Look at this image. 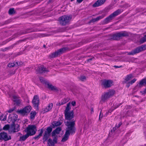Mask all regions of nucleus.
Returning <instances> with one entry per match:
<instances>
[{
    "mask_svg": "<svg viewBox=\"0 0 146 146\" xmlns=\"http://www.w3.org/2000/svg\"><path fill=\"white\" fill-rule=\"evenodd\" d=\"M141 92L142 93V95H145V94H146V88H145L143 91H141Z\"/></svg>",
    "mask_w": 146,
    "mask_h": 146,
    "instance_id": "49",
    "label": "nucleus"
},
{
    "mask_svg": "<svg viewBox=\"0 0 146 146\" xmlns=\"http://www.w3.org/2000/svg\"><path fill=\"white\" fill-rule=\"evenodd\" d=\"M112 130H113V131H114L113 130V129H112V130H111V131H112Z\"/></svg>",
    "mask_w": 146,
    "mask_h": 146,
    "instance_id": "62",
    "label": "nucleus"
},
{
    "mask_svg": "<svg viewBox=\"0 0 146 146\" xmlns=\"http://www.w3.org/2000/svg\"><path fill=\"white\" fill-rule=\"evenodd\" d=\"M133 77V76L132 74H129L127 75L125 77L124 80L123 82V84H126V85L127 84V83L128 82V81L130 80Z\"/></svg>",
    "mask_w": 146,
    "mask_h": 146,
    "instance_id": "19",
    "label": "nucleus"
},
{
    "mask_svg": "<svg viewBox=\"0 0 146 146\" xmlns=\"http://www.w3.org/2000/svg\"><path fill=\"white\" fill-rule=\"evenodd\" d=\"M146 42V34L140 40L139 42L141 44H142Z\"/></svg>",
    "mask_w": 146,
    "mask_h": 146,
    "instance_id": "34",
    "label": "nucleus"
},
{
    "mask_svg": "<svg viewBox=\"0 0 146 146\" xmlns=\"http://www.w3.org/2000/svg\"><path fill=\"white\" fill-rule=\"evenodd\" d=\"M18 117L17 115L15 113H12L10 114L9 116L8 119V123H11V127H14V123L17 120Z\"/></svg>",
    "mask_w": 146,
    "mask_h": 146,
    "instance_id": "9",
    "label": "nucleus"
},
{
    "mask_svg": "<svg viewBox=\"0 0 146 146\" xmlns=\"http://www.w3.org/2000/svg\"><path fill=\"white\" fill-rule=\"evenodd\" d=\"M62 129L61 127H58L54 130L51 133L52 137L54 136L56 134H58L61 131Z\"/></svg>",
    "mask_w": 146,
    "mask_h": 146,
    "instance_id": "18",
    "label": "nucleus"
},
{
    "mask_svg": "<svg viewBox=\"0 0 146 146\" xmlns=\"http://www.w3.org/2000/svg\"><path fill=\"white\" fill-rule=\"evenodd\" d=\"M77 146V145H76V146Z\"/></svg>",
    "mask_w": 146,
    "mask_h": 146,
    "instance_id": "63",
    "label": "nucleus"
},
{
    "mask_svg": "<svg viewBox=\"0 0 146 146\" xmlns=\"http://www.w3.org/2000/svg\"><path fill=\"white\" fill-rule=\"evenodd\" d=\"M62 123L59 121H54L52 123V127L53 128H55V127L59 126L61 125Z\"/></svg>",
    "mask_w": 146,
    "mask_h": 146,
    "instance_id": "25",
    "label": "nucleus"
},
{
    "mask_svg": "<svg viewBox=\"0 0 146 146\" xmlns=\"http://www.w3.org/2000/svg\"><path fill=\"white\" fill-rule=\"evenodd\" d=\"M114 67H115V68H121V67H122V66H121V65L120 66H119L115 65V66H114Z\"/></svg>",
    "mask_w": 146,
    "mask_h": 146,
    "instance_id": "53",
    "label": "nucleus"
},
{
    "mask_svg": "<svg viewBox=\"0 0 146 146\" xmlns=\"http://www.w3.org/2000/svg\"><path fill=\"white\" fill-rule=\"evenodd\" d=\"M10 126L9 125H6L3 127V129L4 130H8L10 128Z\"/></svg>",
    "mask_w": 146,
    "mask_h": 146,
    "instance_id": "41",
    "label": "nucleus"
},
{
    "mask_svg": "<svg viewBox=\"0 0 146 146\" xmlns=\"http://www.w3.org/2000/svg\"><path fill=\"white\" fill-rule=\"evenodd\" d=\"M128 108H129V109H130L131 108V107L130 106H128Z\"/></svg>",
    "mask_w": 146,
    "mask_h": 146,
    "instance_id": "58",
    "label": "nucleus"
},
{
    "mask_svg": "<svg viewBox=\"0 0 146 146\" xmlns=\"http://www.w3.org/2000/svg\"><path fill=\"white\" fill-rule=\"evenodd\" d=\"M15 107H14V108H13L11 109H9V110H8L7 112L9 113H11L12 111H13L15 110Z\"/></svg>",
    "mask_w": 146,
    "mask_h": 146,
    "instance_id": "47",
    "label": "nucleus"
},
{
    "mask_svg": "<svg viewBox=\"0 0 146 146\" xmlns=\"http://www.w3.org/2000/svg\"><path fill=\"white\" fill-rule=\"evenodd\" d=\"M120 38L118 33H117L112 35L110 38V39L112 40H119L120 39Z\"/></svg>",
    "mask_w": 146,
    "mask_h": 146,
    "instance_id": "20",
    "label": "nucleus"
},
{
    "mask_svg": "<svg viewBox=\"0 0 146 146\" xmlns=\"http://www.w3.org/2000/svg\"><path fill=\"white\" fill-rule=\"evenodd\" d=\"M13 98L14 99H15L16 98V96H14Z\"/></svg>",
    "mask_w": 146,
    "mask_h": 146,
    "instance_id": "59",
    "label": "nucleus"
},
{
    "mask_svg": "<svg viewBox=\"0 0 146 146\" xmlns=\"http://www.w3.org/2000/svg\"><path fill=\"white\" fill-rule=\"evenodd\" d=\"M118 33L120 38L122 37H127L129 36L128 33L126 31H123Z\"/></svg>",
    "mask_w": 146,
    "mask_h": 146,
    "instance_id": "21",
    "label": "nucleus"
},
{
    "mask_svg": "<svg viewBox=\"0 0 146 146\" xmlns=\"http://www.w3.org/2000/svg\"><path fill=\"white\" fill-rule=\"evenodd\" d=\"M105 15L103 14L97 17L96 18L92 19L90 21L89 23H94L95 22L97 21L100 19L103 18L104 17H105Z\"/></svg>",
    "mask_w": 146,
    "mask_h": 146,
    "instance_id": "17",
    "label": "nucleus"
},
{
    "mask_svg": "<svg viewBox=\"0 0 146 146\" xmlns=\"http://www.w3.org/2000/svg\"><path fill=\"white\" fill-rule=\"evenodd\" d=\"M115 109L113 108H112L108 111V112L111 113V112H112Z\"/></svg>",
    "mask_w": 146,
    "mask_h": 146,
    "instance_id": "52",
    "label": "nucleus"
},
{
    "mask_svg": "<svg viewBox=\"0 0 146 146\" xmlns=\"http://www.w3.org/2000/svg\"><path fill=\"white\" fill-rule=\"evenodd\" d=\"M53 141L55 143V144L57 143V139H58V136L55 135L54 136Z\"/></svg>",
    "mask_w": 146,
    "mask_h": 146,
    "instance_id": "43",
    "label": "nucleus"
},
{
    "mask_svg": "<svg viewBox=\"0 0 146 146\" xmlns=\"http://www.w3.org/2000/svg\"><path fill=\"white\" fill-rule=\"evenodd\" d=\"M70 103H68L67 104L66 107L64 111V112L70 111H69L71 109V108L70 107Z\"/></svg>",
    "mask_w": 146,
    "mask_h": 146,
    "instance_id": "36",
    "label": "nucleus"
},
{
    "mask_svg": "<svg viewBox=\"0 0 146 146\" xmlns=\"http://www.w3.org/2000/svg\"><path fill=\"white\" fill-rule=\"evenodd\" d=\"M36 127L35 125H29L25 130V132L28 133L30 136L35 135L36 131Z\"/></svg>",
    "mask_w": 146,
    "mask_h": 146,
    "instance_id": "5",
    "label": "nucleus"
},
{
    "mask_svg": "<svg viewBox=\"0 0 146 146\" xmlns=\"http://www.w3.org/2000/svg\"><path fill=\"white\" fill-rule=\"evenodd\" d=\"M47 85L48 86V88L51 90H55L56 91L58 90L57 88L56 87L53 86L49 82L47 83Z\"/></svg>",
    "mask_w": 146,
    "mask_h": 146,
    "instance_id": "23",
    "label": "nucleus"
},
{
    "mask_svg": "<svg viewBox=\"0 0 146 146\" xmlns=\"http://www.w3.org/2000/svg\"><path fill=\"white\" fill-rule=\"evenodd\" d=\"M39 36H38V35H34V37H35V38H37Z\"/></svg>",
    "mask_w": 146,
    "mask_h": 146,
    "instance_id": "57",
    "label": "nucleus"
},
{
    "mask_svg": "<svg viewBox=\"0 0 146 146\" xmlns=\"http://www.w3.org/2000/svg\"><path fill=\"white\" fill-rule=\"evenodd\" d=\"M78 79L82 81H84L86 80V77L84 76H81L80 77H78Z\"/></svg>",
    "mask_w": 146,
    "mask_h": 146,
    "instance_id": "38",
    "label": "nucleus"
},
{
    "mask_svg": "<svg viewBox=\"0 0 146 146\" xmlns=\"http://www.w3.org/2000/svg\"><path fill=\"white\" fill-rule=\"evenodd\" d=\"M113 81L110 80H104L102 81L101 85L106 88L110 87L111 86Z\"/></svg>",
    "mask_w": 146,
    "mask_h": 146,
    "instance_id": "13",
    "label": "nucleus"
},
{
    "mask_svg": "<svg viewBox=\"0 0 146 146\" xmlns=\"http://www.w3.org/2000/svg\"><path fill=\"white\" fill-rule=\"evenodd\" d=\"M29 136H30L29 135L28 133H27L25 135L20 137V140L24 141Z\"/></svg>",
    "mask_w": 146,
    "mask_h": 146,
    "instance_id": "28",
    "label": "nucleus"
},
{
    "mask_svg": "<svg viewBox=\"0 0 146 146\" xmlns=\"http://www.w3.org/2000/svg\"><path fill=\"white\" fill-rule=\"evenodd\" d=\"M136 80H137L136 79L134 78L131 80L129 82L127 83V84L126 85V86L127 88H128L130 86V85H132L133 83H135Z\"/></svg>",
    "mask_w": 146,
    "mask_h": 146,
    "instance_id": "31",
    "label": "nucleus"
},
{
    "mask_svg": "<svg viewBox=\"0 0 146 146\" xmlns=\"http://www.w3.org/2000/svg\"><path fill=\"white\" fill-rule=\"evenodd\" d=\"M36 71L38 73H43L49 72V70L43 66H41L37 69Z\"/></svg>",
    "mask_w": 146,
    "mask_h": 146,
    "instance_id": "15",
    "label": "nucleus"
},
{
    "mask_svg": "<svg viewBox=\"0 0 146 146\" xmlns=\"http://www.w3.org/2000/svg\"><path fill=\"white\" fill-rule=\"evenodd\" d=\"M31 107L28 106L25 107L22 110L18 111V112L22 115H25L26 113H29L31 110Z\"/></svg>",
    "mask_w": 146,
    "mask_h": 146,
    "instance_id": "14",
    "label": "nucleus"
},
{
    "mask_svg": "<svg viewBox=\"0 0 146 146\" xmlns=\"http://www.w3.org/2000/svg\"><path fill=\"white\" fill-rule=\"evenodd\" d=\"M94 58V57H92V58H89L86 61L87 62H90V61L92 60Z\"/></svg>",
    "mask_w": 146,
    "mask_h": 146,
    "instance_id": "48",
    "label": "nucleus"
},
{
    "mask_svg": "<svg viewBox=\"0 0 146 146\" xmlns=\"http://www.w3.org/2000/svg\"><path fill=\"white\" fill-rule=\"evenodd\" d=\"M83 0H77V2L78 3H81Z\"/></svg>",
    "mask_w": 146,
    "mask_h": 146,
    "instance_id": "55",
    "label": "nucleus"
},
{
    "mask_svg": "<svg viewBox=\"0 0 146 146\" xmlns=\"http://www.w3.org/2000/svg\"><path fill=\"white\" fill-rule=\"evenodd\" d=\"M55 144L51 139L49 138L48 140L47 146H54Z\"/></svg>",
    "mask_w": 146,
    "mask_h": 146,
    "instance_id": "30",
    "label": "nucleus"
},
{
    "mask_svg": "<svg viewBox=\"0 0 146 146\" xmlns=\"http://www.w3.org/2000/svg\"><path fill=\"white\" fill-rule=\"evenodd\" d=\"M115 93V91L111 90L109 91L108 92H105L101 97V102H105L109 98L112 96Z\"/></svg>",
    "mask_w": 146,
    "mask_h": 146,
    "instance_id": "4",
    "label": "nucleus"
},
{
    "mask_svg": "<svg viewBox=\"0 0 146 146\" xmlns=\"http://www.w3.org/2000/svg\"><path fill=\"white\" fill-rule=\"evenodd\" d=\"M65 125L67 126L66 128V131L62 138L61 141L64 142L66 141L68 139L70 135H72L75 134L76 128L75 126V121H67L65 122Z\"/></svg>",
    "mask_w": 146,
    "mask_h": 146,
    "instance_id": "1",
    "label": "nucleus"
},
{
    "mask_svg": "<svg viewBox=\"0 0 146 146\" xmlns=\"http://www.w3.org/2000/svg\"><path fill=\"white\" fill-rule=\"evenodd\" d=\"M122 104V103H119V104H116L115 105L114 104V107L113 108H114V109L117 108L119 107Z\"/></svg>",
    "mask_w": 146,
    "mask_h": 146,
    "instance_id": "44",
    "label": "nucleus"
},
{
    "mask_svg": "<svg viewBox=\"0 0 146 146\" xmlns=\"http://www.w3.org/2000/svg\"><path fill=\"white\" fill-rule=\"evenodd\" d=\"M34 31L33 30H32L31 29H27L25 30L23 32H21L20 33V35L25 34L27 33H31L33 32Z\"/></svg>",
    "mask_w": 146,
    "mask_h": 146,
    "instance_id": "27",
    "label": "nucleus"
},
{
    "mask_svg": "<svg viewBox=\"0 0 146 146\" xmlns=\"http://www.w3.org/2000/svg\"><path fill=\"white\" fill-rule=\"evenodd\" d=\"M14 101L17 104H20V102L18 100H15Z\"/></svg>",
    "mask_w": 146,
    "mask_h": 146,
    "instance_id": "50",
    "label": "nucleus"
},
{
    "mask_svg": "<svg viewBox=\"0 0 146 146\" xmlns=\"http://www.w3.org/2000/svg\"><path fill=\"white\" fill-rule=\"evenodd\" d=\"M101 116V113L100 112V116H99V118H100Z\"/></svg>",
    "mask_w": 146,
    "mask_h": 146,
    "instance_id": "61",
    "label": "nucleus"
},
{
    "mask_svg": "<svg viewBox=\"0 0 146 146\" xmlns=\"http://www.w3.org/2000/svg\"><path fill=\"white\" fill-rule=\"evenodd\" d=\"M39 78L40 82L43 84L47 85V83H48V82L42 77L40 76Z\"/></svg>",
    "mask_w": 146,
    "mask_h": 146,
    "instance_id": "29",
    "label": "nucleus"
},
{
    "mask_svg": "<svg viewBox=\"0 0 146 146\" xmlns=\"http://www.w3.org/2000/svg\"><path fill=\"white\" fill-rule=\"evenodd\" d=\"M121 125V122L119 123L118 124V125H116L114 128H113V130L114 131H115L116 128V127L117 128H118Z\"/></svg>",
    "mask_w": 146,
    "mask_h": 146,
    "instance_id": "45",
    "label": "nucleus"
},
{
    "mask_svg": "<svg viewBox=\"0 0 146 146\" xmlns=\"http://www.w3.org/2000/svg\"><path fill=\"white\" fill-rule=\"evenodd\" d=\"M121 12V9L117 10L104 20L102 22L103 24H107L111 21L114 17L120 14Z\"/></svg>",
    "mask_w": 146,
    "mask_h": 146,
    "instance_id": "3",
    "label": "nucleus"
},
{
    "mask_svg": "<svg viewBox=\"0 0 146 146\" xmlns=\"http://www.w3.org/2000/svg\"><path fill=\"white\" fill-rule=\"evenodd\" d=\"M71 104L73 106H74L76 105V102L75 101H72V102Z\"/></svg>",
    "mask_w": 146,
    "mask_h": 146,
    "instance_id": "51",
    "label": "nucleus"
},
{
    "mask_svg": "<svg viewBox=\"0 0 146 146\" xmlns=\"http://www.w3.org/2000/svg\"><path fill=\"white\" fill-rule=\"evenodd\" d=\"M68 49V48L67 47H64L61 48L55 52L51 53L49 55V57L51 58H54L57 57L58 55L65 52V51Z\"/></svg>",
    "mask_w": 146,
    "mask_h": 146,
    "instance_id": "7",
    "label": "nucleus"
},
{
    "mask_svg": "<svg viewBox=\"0 0 146 146\" xmlns=\"http://www.w3.org/2000/svg\"><path fill=\"white\" fill-rule=\"evenodd\" d=\"M91 113H93L94 112V109H93V108H91Z\"/></svg>",
    "mask_w": 146,
    "mask_h": 146,
    "instance_id": "56",
    "label": "nucleus"
},
{
    "mask_svg": "<svg viewBox=\"0 0 146 146\" xmlns=\"http://www.w3.org/2000/svg\"><path fill=\"white\" fill-rule=\"evenodd\" d=\"M36 115L35 111H32L30 113V119L32 120L34 119Z\"/></svg>",
    "mask_w": 146,
    "mask_h": 146,
    "instance_id": "32",
    "label": "nucleus"
},
{
    "mask_svg": "<svg viewBox=\"0 0 146 146\" xmlns=\"http://www.w3.org/2000/svg\"><path fill=\"white\" fill-rule=\"evenodd\" d=\"M10 125L11 128L13 129L14 132H17L19 130V125L18 124H15V123H14V127L13 128H12L11 127V124Z\"/></svg>",
    "mask_w": 146,
    "mask_h": 146,
    "instance_id": "22",
    "label": "nucleus"
},
{
    "mask_svg": "<svg viewBox=\"0 0 146 146\" xmlns=\"http://www.w3.org/2000/svg\"><path fill=\"white\" fill-rule=\"evenodd\" d=\"M144 84H146V79H143L140 81L139 84V86L141 87V86L143 85Z\"/></svg>",
    "mask_w": 146,
    "mask_h": 146,
    "instance_id": "37",
    "label": "nucleus"
},
{
    "mask_svg": "<svg viewBox=\"0 0 146 146\" xmlns=\"http://www.w3.org/2000/svg\"><path fill=\"white\" fill-rule=\"evenodd\" d=\"M8 13L10 15H13L16 13V11L14 8H10L9 11Z\"/></svg>",
    "mask_w": 146,
    "mask_h": 146,
    "instance_id": "33",
    "label": "nucleus"
},
{
    "mask_svg": "<svg viewBox=\"0 0 146 146\" xmlns=\"http://www.w3.org/2000/svg\"><path fill=\"white\" fill-rule=\"evenodd\" d=\"M15 64H16V66H21V65H22L23 64V63L21 61L20 62H15Z\"/></svg>",
    "mask_w": 146,
    "mask_h": 146,
    "instance_id": "42",
    "label": "nucleus"
},
{
    "mask_svg": "<svg viewBox=\"0 0 146 146\" xmlns=\"http://www.w3.org/2000/svg\"><path fill=\"white\" fill-rule=\"evenodd\" d=\"M52 125L47 127L42 138L43 143L46 141L50 137L51 135V133L52 131Z\"/></svg>",
    "mask_w": 146,
    "mask_h": 146,
    "instance_id": "8",
    "label": "nucleus"
},
{
    "mask_svg": "<svg viewBox=\"0 0 146 146\" xmlns=\"http://www.w3.org/2000/svg\"><path fill=\"white\" fill-rule=\"evenodd\" d=\"M7 66L10 68L14 67L16 66V64L15 62L9 63L8 64Z\"/></svg>",
    "mask_w": 146,
    "mask_h": 146,
    "instance_id": "39",
    "label": "nucleus"
},
{
    "mask_svg": "<svg viewBox=\"0 0 146 146\" xmlns=\"http://www.w3.org/2000/svg\"><path fill=\"white\" fill-rule=\"evenodd\" d=\"M11 139V136L8 135L7 133L3 131L0 133V140L7 141Z\"/></svg>",
    "mask_w": 146,
    "mask_h": 146,
    "instance_id": "10",
    "label": "nucleus"
},
{
    "mask_svg": "<svg viewBox=\"0 0 146 146\" xmlns=\"http://www.w3.org/2000/svg\"><path fill=\"white\" fill-rule=\"evenodd\" d=\"M106 0H98L92 5L93 7H95L101 5L104 3Z\"/></svg>",
    "mask_w": 146,
    "mask_h": 146,
    "instance_id": "16",
    "label": "nucleus"
},
{
    "mask_svg": "<svg viewBox=\"0 0 146 146\" xmlns=\"http://www.w3.org/2000/svg\"><path fill=\"white\" fill-rule=\"evenodd\" d=\"M32 103L35 108L36 110H38L39 99L38 95H36L34 96Z\"/></svg>",
    "mask_w": 146,
    "mask_h": 146,
    "instance_id": "11",
    "label": "nucleus"
},
{
    "mask_svg": "<svg viewBox=\"0 0 146 146\" xmlns=\"http://www.w3.org/2000/svg\"><path fill=\"white\" fill-rule=\"evenodd\" d=\"M72 18L71 15H64L59 17L58 21L60 24L62 26H64L69 24Z\"/></svg>",
    "mask_w": 146,
    "mask_h": 146,
    "instance_id": "2",
    "label": "nucleus"
},
{
    "mask_svg": "<svg viewBox=\"0 0 146 146\" xmlns=\"http://www.w3.org/2000/svg\"><path fill=\"white\" fill-rule=\"evenodd\" d=\"M65 119L67 120L70 121L73 118L74 116L73 110L69 112H64Z\"/></svg>",
    "mask_w": 146,
    "mask_h": 146,
    "instance_id": "12",
    "label": "nucleus"
},
{
    "mask_svg": "<svg viewBox=\"0 0 146 146\" xmlns=\"http://www.w3.org/2000/svg\"><path fill=\"white\" fill-rule=\"evenodd\" d=\"M40 131V132L38 135L33 137V138L35 139L38 140L42 136L43 132V129H41L40 130H39L38 131Z\"/></svg>",
    "mask_w": 146,
    "mask_h": 146,
    "instance_id": "26",
    "label": "nucleus"
},
{
    "mask_svg": "<svg viewBox=\"0 0 146 146\" xmlns=\"http://www.w3.org/2000/svg\"><path fill=\"white\" fill-rule=\"evenodd\" d=\"M145 50H146V44L142 45L137 47L131 52H129L128 54L129 55H134Z\"/></svg>",
    "mask_w": 146,
    "mask_h": 146,
    "instance_id": "6",
    "label": "nucleus"
},
{
    "mask_svg": "<svg viewBox=\"0 0 146 146\" xmlns=\"http://www.w3.org/2000/svg\"><path fill=\"white\" fill-rule=\"evenodd\" d=\"M14 46V45L13 44L7 47H6L5 48L6 51L7 50H9L10 49H11L13 48Z\"/></svg>",
    "mask_w": 146,
    "mask_h": 146,
    "instance_id": "46",
    "label": "nucleus"
},
{
    "mask_svg": "<svg viewBox=\"0 0 146 146\" xmlns=\"http://www.w3.org/2000/svg\"><path fill=\"white\" fill-rule=\"evenodd\" d=\"M7 118V115H2L1 117H0V119L1 120L5 121L6 120Z\"/></svg>",
    "mask_w": 146,
    "mask_h": 146,
    "instance_id": "40",
    "label": "nucleus"
},
{
    "mask_svg": "<svg viewBox=\"0 0 146 146\" xmlns=\"http://www.w3.org/2000/svg\"><path fill=\"white\" fill-rule=\"evenodd\" d=\"M43 47L44 48H45L46 47V45L45 44H44L43 45Z\"/></svg>",
    "mask_w": 146,
    "mask_h": 146,
    "instance_id": "60",
    "label": "nucleus"
},
{
    "mask_svg": "<svg viewBox=\"0 0 146 146\" xmlns=\"http://www.w3.org/2000/svg\"><path fill=\"white\" fill-rule=\"evenodd\" d=\"M1 50L3 52H4L6 51L5 48L4 49H3V48L1 49Z\"/></svg>",
    "mask_w": 146,
    "mask_h": 146,
    "instance_id": "54",
    "label": "nucleus"
},
{
    "mask_svg": "<svg viewBox=\"0 0 146 146\" xmlns=\"http://www.w3.org/2000/svg\"><path fill=\"white\" fill-rule=\"evenodd\" d=\"M52 106L53 104L52 103L49 104L48 106L44 110V111L43 112V113H44L50 110L52 108Z\"/></svg>",
    "mask_w": 146,
    "mask_h": 146,
    "instance_id": "24",
    "label": "nucleus"
},
{
    "mask_svg": "<svg viewBox=\"0 0 146 146\" xmlns=\"http://www.w3.org/2000/svg\"><path fill=\"white\" fill-rule=\"evenodd\" d=\"M68 100L67 98H65L63 100H62L60 103H59V105H62L66 103L68 101Z\"/></svg>",
    "mask_w": 146,
    "mask_h": 146,
    "instance_id": "35",
    "label": "nucleus"
}]
</instances>
